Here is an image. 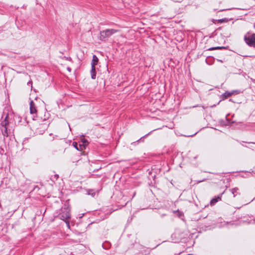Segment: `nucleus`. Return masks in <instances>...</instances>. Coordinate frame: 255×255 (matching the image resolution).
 Here are the masks:
<instances>
[{
    "label": "nucleus",
    "mask_w": 255,
    "mask_h": 255,
    "mask_svg": "<svg viewBox=\"0 0 255 255\" xmlns=\"http://www.w3.org/2000/svg\"><path fill=\"white\" fill-rule=\"evenodd\" d=\"M232 96L230 92L226 91L221 95V98L222 100H225L228 98Z\"/></svg>",
    "instance_id": "nucleus-10"
},
{
    "label": "nucleus",
    "mask_w": 255,
    "mask_h": 255,
    "mask_svg": "<svg viewBox=\"0 0 255 255\" xmlns=\"http://www.w3.org/2000/svg\"><path fill=\"white\" fill-rule=\"evenodd\" d=\"M154 131V129H153L152 131H151L152 132V131Z\"/></svg>",
    "instance_id": "nucleus-29"
},
{
    "label": "nucleus",
    "mask_w": 255,
    "mask_h": 255,
    "mask_svg": "<svg viewBox=\"0 0 255 255\" xmlns=\"http://www.w3.org/2000/svg\"><path fill=\"white\" fill-rule=\"evenodd\" d=\"M91 75L92 79H95L96 78V72L95 67H91Z\"/></svg>",
    "instance_id": "nucleus-11"
},
{
    "label": "nucleus",
    "mask_w": 255,
    "mask_h": 255,
    "mask_svg": "<svg viewBox=\"0 0 255 255\" xmlns=\"http://www.w3.org/2000/svg\"><path fill=\"white\" fill-rule=\"evenodd\" d=\"M151 133V131H150L149 132H148V133H147L146 134H145V135L143 136L142 137H141L140 139H139L138 140H137V141H135V142H133L131 143V144L132 145H136V144L138 143V142L139 141H141L142 138H145V137H146L147 136H148L149 135H150Z\"/></svg>",
    "instance_id": "nucleus-14"
},
{
    "label": "nucleus",
    "mask_w": 255,
    "mask_h": 255,
    "mask_svg": "<svg viewBox=\"0 0 255 255\" xmlns=\"http://www.w3.org/2000/svg\"><path fill=\"white\" fill-rule=\"evenodd\" d=\"M229 101H232V102H233V101H232V99H230V100H229Z\"/></svg>",
    "instance_id": "nucleus-27"
},
{
    "label": "nucleus",
    "mask_w": 255,
    "mask_h": 255,
    "mask_svg": "<svg viewBox=\"0 0 255 255\" xmlns=\"http://www.w3.org/2000/svg\"><path fill=\"white\" fill-rule=\"evenodd\" d=\"M214 58L212 56L207 57L206 59V63L209 65H212L214 62Z\"/></svg>",
    "instance_id": "nucleus-9"
},
{
    "label": "nucleus",
    "mask_w": 255,
    "mask_h": 255,
    "mask_svg": "<svg viewBox=\"0 0 255 255\" xmlns=\"http://www.w3.org/2000/svg\"><path fill=\"white\" fill-rule=\"evenodd\" d=\"M32 82L31 80L29 81V82H28L27 83V85H29V86H32Z\"/></svg>",
    "instance_id": "nucleus-21"
},
{
    "label": "nucleus",
    "mask_w": 255,
    "mask_h": 255,
    "mask_svg": "<svg viewBox=\"0 0 255 255\" xmlns=\"http://www.w3.org/2000/svg\"><path fill=\"white\" fill-rule=\"evenodd\" d=\"M55 176H56V178H58V177H59V176H58V175H55Z\"/></svg>",
    "instance_id": "nucleus-26"
},
{
    "label": "nucleus",
    "mask_w": 255,
    "mask_h": 255,
    "mask_svg": "<svg viewBox=\"0 0 255 255\" xmlns=\"http://www.w3.org/2000/svg\"><path fill=\"white\" fill-rule=\"evenodd\" d=\"M154 131V129H153L152 131H151L152 132V131Z\"/></svg>",
    "instance_id": "nucleus-30"
},
{
    "label": "nucleus",
    "mask_w": 255,
    "mask_h": 255,
    "mask_svg": "<svg viewBox=\"0 0 255 255\" xmlns=\"http://www.w3.org/2000/svg\"><path fill=\"white\" fill-rule=\"evenodd\" d=\"M117 210V209L113 210L112 211H111L109 213H108V216H109L113 211Z\"/></svg>",
    "instance_id": "nucleus-24"
},
{
    "label": "nucleus",
    "mask_w": 255,
    "mask_h": 255,
    "mask_svg": "<svg viewBox=\"0 0 255 255\" xmlns=\"http://www.w3.org/2000/svg\"><path fill=\"white\" fill-rule=\"evenodd\" d=\"M60 218L66 222V221L70 218V214L68 212L65 213H62L59 215Z\"/></svg>",
    "instance_id": "nucleus-6"
},
{
    "label": "nucleus",
    "mask_w": 255,
    "mask_h": 255,
    "mask_svg": "<svg viewBox=\"0 0 255 255\" xmlns=\"http://www.w3.org/2000/svg\"><path fill=\"white\" fill-rule=\"evenodd\" d=\"M252 143H254V144H255V142H252Z\"/></svg>",
    "instance_id": "nucleus-31"
},
{
    "label": "nucleus",
    "mask_w": 255,
    "mask_h": 255,
    "mask_svg": "<svg viewBox=\"0 0 255 255\" xmlns=\"http://www.w3.org/2000/svg\"><path fill=\"white\" fill-rule=\"evenodd\" d=\"M9 122L8 121V114H7L4 119L0 122V129L3 136L7 137L10 133V129H9Z\"/></svg>",
    "instance_id": "nucleus-1"
},
{
    "label": "nucleus",
    "mask_w": 255,
    "mask_h": 255,
    "mask_svg": "<svg viewBox=\"0 0 255 255\" xmlns=\"http://www.w3.org/2000/svg\"><path fill=\"white\" fill-rule=\"evenodd\" d=\"M229 191L232 194L234 198H236L238 195H240L241 194L240 189L238 187L230 189H229Z\"/></svg>",
    "instance_id": "nucleus-4"
},
{
    "label": "nucleus",
    "mask_w": 255,
    "mask_h": 255,
    "mask_svg": "<svg viewBox=\"0 0 255 255\" xmlns=\"http://www.w3.org/2000/svg\"><path fill=\"white\" fill-rule=\"evenodd\" d=\"M244 40L250 47H255V33L247 32L244 36Z\"/></svg>",
    "instance_id": "nucleus-3"
},
{
    "label": "nucleus",
    "mask_w": 255,
    "mask_h": 255,
    "mask_svg": "<svg viewBox=\"0 0 255 255\" xmlns=\"http://www.w3.org/2000/svg\"><path fill=\"white\" fill-rule=\"evenodd\" d=\"M217 202L216 197L213 198L210 201V205L212 206L214 205Z\"/></svg>",
    "instance_id": "nucleus-18"
},
{
    "label": "nucleus",
    "mask_w": 255,
    "mask_h": 255,
    "mask_svg": "<svg viewBox=\"0 0 255 255\" xmlns=\"http://www.w3.org/2000/svg\"><path fill=\"white\" fill-rule=\"evenodd\" d=\"M254 28H255V24H254Z\"/></svg>",
    "instance_id": "nucleus-28"
},
{
    "label": "nucleus",
    "mask_w": 255,
    "mask_h": 255,
    "mask_svg": "<svg viewBox=\"0 0 255 255\" xmlns=\"http://www.w3.org/2000/svg\"><path fill=\"white\" fill-rule=\"evenodd\" d=\"M73 145L78 150H83V147H82V144H78L76 142H73Z\"/></svg>",
    "instance_id": "nucleus-13"
},
{
    "label": "nucleus",
    "mask_w": 255,
    "mask_h": 255,
    "mask_svg": "<svg viewBox=\"0 0 255 255\" xmlns=\"http://www.w3.org/2000/svg\"><path fill=\"white\" fill-rule=\"evenodd\" d=\"M217 60L218 61L220 62H222V63H223V61L222 60L217 59Z\"/></svg>",
    "instance_id": "nucleus-25"
},
{
    "label": "nucleus",
    "mask_w": 255,
    "mask_h": 255,
    "mask_svg": "<svg viewBox=\"0 0 255 255\" xmlns=\"http://www.w3.org/2000/svg\"><path fill=\"white\" fill-rule=\"evenodd\" d=\"M175 212L178 213V215L179 217H181L183 215V214L182 212H180L178 210L176 211Z\"/></svg>",
    "instance_id": "nucleus-20"
},
{
    "label": "nucleus",
    "mask_w": 255,
    "mask_h": 255,
    "mask_svg": "<svg viewBox=\"0 0 255 255\" xmlns=\"http://www.w3.org/2000/svg\"><path fill=\"white\" fill-rule=\"evenodd\" d=\"M220 124L224 127L228 126L231 125L230 120L227 118L226 117L225 120H221L219 121Z\"/></svg>",
    "instance_id": "nucleus-7"
},
{
    "label": "nucleus",
    "mask_w": 255,
    "mask_h": 255,
    "mask_svg": "<svg viewBox=\"0 0 255 255\" xmlns=\"http://www.w3.org/2000/svg\"><path fill=\"white\" fill-rule=\"evenodd\" d=\"M119 30L115 29H107L100 32V40L105 41L111 35L119 32Z\"/></svg>",
    "instance_id": "nucleus-2"
},
{
    "label": "nucleus",
    "mask_w": 255,
    "mask_h": 255,
    "mask_svg": "<svg viewBox=\"0 0 255 255\" xmlns=\"http://www.w3.org/2000/svg\"><path fill=\"white\" fill-rule=\"evenodd\" d=\"M229 48V46H218V47H213L209 48L208 50H214L217 49H227Z\"/></svg>",
    "instance_id": "nucleus-12"
},
{
    "label": "nucleus",
    "mask_w": 255,
    "mask_h": 255,
    "mask_svg": "<svg viewBox=\"0 0 255 255\" xmlns=\"http://www.w3.org/2000/svg\"><path fill=\"white\" fill-rule=\"evenodd\" d=\"M230 93H231V95H233L239 94L242 93V92L241 90H233V91H231Z\"/></svg>",
    "instance_id": "nucleus-16"
},
{
    "label": "nucleus",
    "mask_w": 255,
    "mask_h": 255,
    "mask_svg": "<svg viewBox=\"0 0 255 255\" xmlns=\"http://www.w3.org/2000/svg\"><path fill=\"white\" fill-rule=\"evenodd\" d=\"M65 59H66V60H71V57H64Z\"/></svg>",
    "instance_id": "nucleus-22"
},
{
    "label": "nucleus",
    "mask_w": 255,
    "mask_h": 255,
    "mask_svg": "<svg viewBox=\"0 0 255 255\" xmlns=\"http://www.w3.org/2000/svg\"><path fill=\"white\" fill-rule=\"evenodd\" d=\"M227 21H228V19L226 18H223V19H220L218 20V22L219 23H221V22H227Z\"/></svg>",
    "instance_id": "nucleus-19"
},
{
    "label": "nucleus",
    "mask_w": 255,
    "mask_h": 255,
    "mask_svg": "<svg viewBox=\"0 0 255 255\" xmlns=\"http://www.w3.org/2000/svg\"><path fill=\"white\" fill-rule=\"evenodd\" d=\"M99 59L96 55H94L93 56L92 61L91 62V67H95L97 65Z\"/></svg>",
    "instance_id": "nucleus-8"
},
{
    "label": "nucleus",
    "mask_w": 255,
    "mask_h": 255,
    "mask_svg": "<svg viewBox=\"0 0 255 255\" xmlns=\"http://www.w3.org/2000/svg\"><path fill=\"white\" fill-rule=\"evenodd\" d=\"M82 142H83V144L82 145V147H84L85 148V146H87L88 144V142L85 138H83L82 140Z\"/></svg>",
    "instance_id": "nucleus-17"
},
{
    "label": "nucleus",
    "mask_w": 255,
    "mask_h": 255,
    "mask_svg": "<svg viewBox=\"0 0 255 255\" xmlns=\"http://www.w3.org/2000/svg\"><path fill=\"white\" fill-rule=\"evenodd\" d=\"M67 70L69 72H71V70H72L71 68L70 67H68L67 68Z\"/></svg>",
    "instance_id": "nucleus-23"
},
{
    "label": "nucleus",
    "mask_w": 255,
    "mask_h": 255,
    "mask_svg": "<svg viewBox=\"0 0 255 255\" xmlns=\"http://www.w3.org/2000/svg\"><path fill=\"white\" fill-rule=\"evenodd\" d=\"M30 113L31 114H36L37 113L36 105L32 100L30 102Z\"/></svg>",
    "instance_id": "nucleus-5"
},
{
    "label": "nucleus",
    "mask_w": 255,
    "mask_h": 255,
    "mask_svg": "<svg viewBox=\"0 0 255 255\" xmlns=\"http://www.w3.org/2000/svg\"><path fill=\"white\" fill-rule=\"evenodd\" d=\"M227 187L226 186V189L223 192H222L220 194H219L217 197H216V199L217 200V201H221V199H222V195H223L225 193L226 190H227Z\"/></svg>",
    "instance_id": "nucleus-15"
}]
</instances>
